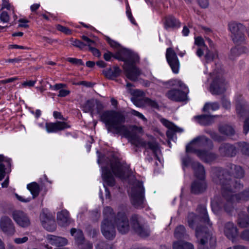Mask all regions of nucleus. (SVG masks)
<instances>
[{
  "label": "nucleus",
  "instance_id": "48",
  "mask_svg": "<svg viewBox=\"0 0 249 249\" xmlns=\"http://www.w3.org/2000/svg\"><path fill=\"white\" fill-rule=\"evenodd\" d=\"M202 150L196 149L192 146H190L188 144L186 146V153L188 154V153H193L195 154L198 158L200 156Z\"/></svg>",
  "mask_w": 249,
  "mask_h": 249
},
{
  "label": "nucleus",
  "instance_id": "50",
  "mask_svg": "<svg viewBox=\"0 0 249 249\" xmlns=\"http://www.w3.org/2000/svg\"><path fill=\"white\" fill-rule=\"evenodd\" d=\"M0 21L3 23H8L10 21V16L8 12L5 11H3L0 14Z\"/></svg>",
  "mask_w": 249,
  "mask_h": 249
},
{
  "label": "nucleus",
  "instance_id": "54",
  "mask_svg": "<svg viewBox=\"0 0 249 249\" xmlns=\"http://www.w3.org/2000/svg\"><path fill=\"white\" fill-rule=\"evenodd\" d=\"M221 104L223 107L226 109H229L231 108L230 102L224 96L221 98Z\"/></svg>",
  "mask_w": 249,
  "mask_h": 249
},
{
  "label": "nucleus",
  "instance_id": "51",
  "mask_svg": "<svg viewBox=\"0 0 249 249\" xmlns=\"http://www.w3.org/2000/svg\"><path fill=\"white\" fill-rule=\"evenodd\" d=\"M126 14L127 16V18H128V19H129V20L130 21L131 23H132L134 25H136L137 23L136 22V21H135L134 18H133V17L132 15V13L131 12V9H130L129 6L128 5V3H127V4H126Z\"/></svg>",
  "mask_w": 249,
  "mask_h": 249
},
{
  "label": "nucleus",
  "instance_id": "5",
  "mask_svg": "<svg viewBox=\"0 0 249 249\" xmlns=\"http://www.w3.org/2000/svg\"><path fill=\"white\" fill-rule=\"evenodd\" d=\"M102 177L104 181V186L105 188L106 198H110V195L106 185L113 186L115 184L113 175L121 178H124V170L123 167L118 162L110 161L107 166L102 167Z\"/></svg>",
  "mask_w": 249,
  "mask_h": 249
},
{
  "label": "nucleus",
  "instance_id": "6",
  "mask_svg": "<svg viewBox=\"0 0 249 249\" xmlns=\"http://www.w3.org/2000/svg\"><path fill=\"white\" fill-rule=\"evenodd\" d=\"M104 219L101 225V230L103 236L108 240H113L116 235V231L112 223L113 209L107 206L103 210Z\"/></svg>",
  "mask_w": 249,
  "mask_h": 249
},
{
  "label": "nucleus",
  "instance_id": "44",
  "mask_svg": "<svg viewBox=\"0 0 249 249\" xmlns=\"http://www.w3.org/2000/svg\"><path fill=\"white\" fill-rule=\"evenodd\" d=\"M205 132L209 134L211 137L215 141L221 142L224 141V138L218 135L216 132L211 130L210 129H206Z\"/></svg>",
  "mask_w": 249,
  "mask_h": 249
},
{
  "label": "nucleus",
  "instance_id": "18",
  "mask_svg": "<svg viewBox=\"0 0 249 249\" xmlns=\"http://www.w3.org/2000/svg\"><path fill=\"white\" fill-rule=\"evenodd\" d=\"M166 57L172 71L175 73H178L179 68V62L176 53L172 48H169L167 49Z\"/></svg>",
  "mask_w": 249,
  "mask_h": 249
},
{
  "label": "nucleus",
  "instance_id": "4",
  "mask_svg": "<svg viewBox=\"0 0 249 249\" xmlns=\"http://www.w3.org/2000/svg\"><path fill=\"white\" fill-rule=\"evenodd\" d=\"M244 170L240 165L228 163L226 168L215 167L213 170V180L216 184L221 186L222 189L231 190L232 185L238 190L243 187L239 179L244 177Z\"/></svg>",
  "mask_w": 249,
  "mask_h": 249
},
{
  "label": "nucleus",
  "instance_id": "46",
  "mask_svg": "<svg viewBox=\"0 0 249 249\" xmlns=\"http://www.w3.org/2000/svg\"><path fill=\"white\" fill-rule=\"evenodd\" d=\"M223 206V202L217 199H214L212 201L211 206L212 209L214 213L217 212Z\"/></svg>",
  "mask_w": 249,
  "mask_h": 249
},
{
  "label": "nucleus",
  "instance_id": "1",
  "mask_svg": "<svg viewBox=\"0 0 249 249\" xmlns=\"http://www.w3.org/2000/svg\"><path fill=\"white\" fill-rule=\"evenodd\" d=\"M197 214L190 213L187 216V223L191 229L196 226L195 235L197 249H214L216 244L213 234L212 223L210 221L206 208L200 205L196 209Z\"/></svg>",
  "mask_w": 249,
  "mask_h": 249
},
{
  "label": "nucleus",
  "instance_id": "49",
  "mask_svg": "<svg viewBox=\"0 0 249 249\" xmlns=\"http://www.w3.org/2000/svg\"><path fill=\"white\" fill-rule=\"evenodd\" d=\"M193 162H197L196 161H194L192 160L191 158L186 154V155L182 158V163L183 168L184 167H188L189 165L192 166V163Z\"/></svg>",
  "mask_w": 249,
  "mask_h": 249
},
{
  "label": "nucleus",
  "instance_id": "34",
  "mask_svg": "<svg viewBox=\"0 0 249 249\" xmlns=\"http://www.w3.org/2000/svg\"><path fill=\"white\" fill-rule=\"evenodd\" d=\"M199 158L205 162L209 163L214 160L217 156L213 153L202 150Z\"/></svg>",
  "mask_w": 249,
  "mask_h": 249
},
{
  "label": "nucleus",
  "instance_id": "57",
  "mask_svg": "<svg viewBox=\"0 0 249 249\" xmlns=\"http://www.w3.org/2000/svg\"><path fill=\"white\" fill-rule=\"evenodd\" d=\"M28 240L27 236H24L23 237L16 238L14 239V241L17 244H21L27 242Z\"/></svg>",
  "mask_w": 249,
  "mask_h": 249
},
{
  "label": "nucleus",
  "instance_id": "59",
  "mask_svg": "<svg viewBox=\"0 0 249 249\" xmlns=\"http://www.w3.org/2000/svg\"><path fill=\"white\" fill-rule=\"evenodd\" d=\"M227 203H228V204H223V206L224 207V209H225V211L229 214H231L233 210V207L232 206V205L231 204V203H232V202H228L227 201Z\"/></svg>",
  "mask_w": 249,
  "mask_h": 249
},
{
  "label": "nucleus",
  "instance_id": "14",
  "mask_svg": "<svg viewBox=\"0 0 249 249\" xmlns=\"http://www.w3.org/2000/svg\"><path fill=\"white\" fill-rule=\"evenodd\" d=\"M42 226L47 231H52L55 230L56 225L53 215L47 210H43L40 214Z\"/></svg>",
  "mask_w": 249,
  "mask_h": 249
},
{
  "label": "nucleus",
  "instance_id": "23",
  "mask_svg": "<svg viewBox=\"0 0 249 249\" xmlns=\"http://www.w3.org/2000/svg\"><path fill=\"white\" fill-rule=\"evenodd\" d=\"M160 121L162 124L168 128V130L166 131V136L168 140H173L174 136L176 132L180 133L183 131L182 128L178 127L173 123L166 119H161Z\"/></svg>",
  "mask_w": 249,
  "mask_h": 249
},
{
  "label": "nucleus",
  "instance_id": "45",
  "mask_svg": "<svg viewBox=\"0 0 249 249\" xmlns=\"http://www.w3.org/2000/svg\"><path fill=\"white\" fill-rule=\"evenodd\" d=\"M240 150L243 155L249 156V143L245 142L238 143Z\"/></svg>",
  "mask_w": 249,
  "mask_h": 249
},
{
  "label": "nucleus",
  "instance_id": "27",
  "mask_svg": "<svg viewBox=\"0 0 249 249\" xmlns=\"http://www.w3.org/2000/svg\"><path fill=\"white\" fill-rule=\"evenodd\" d=\"M192 168L195 176L199 180H205V171L204 166L199 162H193Z\"/></svg>",
  "mask_w": 249,
  "mask_h": 249
},
{
  "label": "nucleus",
  "instance_id": "39",
  "mask_svg": "<svg viewBox=\"0 0 249 249\" xmlns=\"http://www.w3.org/2000/svg\"><path fill=\"white\" fill-rule=\"evenodd\" d=\"M165 26L166 28H178L180 23L174 17L169 16L165 18Z\"/></svg>",
  "mask_w": 249,
  "mask_h": 249
},
{
  "label": "nucleus",
  "instance_id": "28",
  "mask_svg": "<svg viewBox=\"0 0 249 249\" xmlns=\"http://www.w3.org/2000/svg\"><path fill=\"white\" fill-rule=\"evenodd\" d=\"M47 240L50 244L58 247L65 246L68 243L66 238L51 234L47 235Z\"/></svg>",
  "mask_w": 249,
  "mask_h": 249
},
{
  "label": "nucleus",
  "instance_id": "61",
  "mask_svg": "<svg viewBox=\"0 0 249 249\" xmlns=\"http://www.w3.org/2000/svg\"><path fill=\"white\" fill-rule=\"evenodd\" d=\"M36 83V81L29 80L24 82L22 83L21 86L23 87H33L35 83Z\"/></svg>",
  "mask_w": 249,
  "mask_h": 249
},
{
  "label": "nucleus",
  "instance_id": "31",
  "mask_svg": "<svg viewBox=\"0 0 249 249\" xmlns=\"http://www.w3.org/2000/svg\"><path fill=\"white\" fill-rule=\"evenodd\" d=\"M217 116L202 114L195 116V119L200 124L203 125H209L214 122V118Z\"/></svg>",
  "mask_w": 249,
  "mask_h": 249
},
{
  "label": "nucleus",
  "instance_id": "36",
  "mask_svg": "<svg viewBox=\"0 0 249 249\" xmlns=\"http://www.w3.org/2000/svg\"><path fill=\"white\" fill-rule=\"evenodd\" d=\"M237 224L241 228H246L249 226V216L244 213L238 214Z\"/></svg>",
  "mask_w": 249,
  "mask_h": 249
},
{
  "label": "nucleus",
  "instance_id": "2",
  "mask_svg": "<svg viewBox=\"0 0 249 249\" xmlns=\"http://www.w3.org/2000/svg\"><path fill=\"white\" fill-rule=\"evenodd\" d=\"M101 120L105 123L108 132L121 135L127 138L136 146H144L147 149H150L154 154H156L155 142H148L146 143L132 132L130 127L124 124L125 117L121 113L113 110L106 111L101 114Z\"/></svg>",
  "mask_w": 249,
  "mask_h": 249
},
{
  "label": "nucleus",
  "instance_id": "17",
  "mask_svg": "<svg viewBox=\"0 0 249 249\" xmlns=\"http://www.w3.org/2000/svg\"><path fill=\"white\" fill-rule=\"evenodd\" d=\"M131 226L134 231L142 237L148 236L150 234L149 228L146 226H141L138 222L137 215H133L131 218Z\"/></svg>",
  "mask_w": 249,
  "mask_h": 249
},
{
  "label": "nucleus",
  "instance_id": "7",
  "mask_svg": "<svg viewBox=\"0 0 249 249\" xmlns=\"http://www.w3.org/2000/svg\"><path fill=\"white\" fill-rule=\"evenodd\" d=\"M129 193L133 205L137 208H142L144 205V188L142 182L135 180L131 185Z\"/></svg>",
  "mask_w": 249,
  "mask_h": 249
},
{
  "label": "nucleus",
  "instance_id": "32",
  "mask_svg": "<svg viewBox=\"0 0 249 249\" xmlns=\"http://www.w3.org/2000/svg\"><path fill=\"white\" fill-rule=\"evenodd\" d=\"M11 165V160L0 155V181L2 180L5 176L6 167Z\"/></svg>",
  "mask_w": 249,
  "mask_h": 249
},
{
  "label": "nucleus",
  "instance_id": "42",
  "mask_svg": "<svg viewBox=\"0 0 249 249\" xmlns=\"http://www.w3.org/2000/svg\"><path fill=\"white\" fill-rule=\"evenodd\" d=\"M219 131L224 135L228 136H233L235 133L233 128L228 124H224L219 126Z\"/></svg>",
  "mask_w": 249,
  "mask_h": 249
},
{
  "label": "nucleus",
  "instance_id": "24",
  "mask_svg": "<svg viewBox=\"0 0 249 249\" xmlns=\"http://www.w3.org/2000/svg\"><path fill=\"white\" fill-rule=\"evenodd\" d=\"M207 185L206 180H195L191 185V192L195 195L204 193L207 189Z\"/></svg>",
  "mask_w": 249,
  "mask_h": 249
},
{
  "label": "nucleus",
  "instance_id": "22",
  "mask_svg": "<svg viewBox=\"0 0 249 249\" xmlns=\"http://www.w3.org/2000/svg\"><path fill=\"white\" fill-rule=\"evenodd\" d=\"M187 91H182L174 89L169 90L166 94L167 97L172 101L183 102L187 100Z\"/></svg>",
  "mask_w": 249,
  "mask_h": 249
},
{
  "label": "nucleus",
  "instance_id": "53",
  "mask_svg": "<svg viewBox=\"0 0 249 249\" xmlns=\"http://www.w3.org/2000/svg\"><path fill=\"white\" fill-rule=\"evenodd\" d=\"M15 196L16 197L17 199L19 200L20 202H23V203H27L30 202L32 198L31 197V196L26 197L25 196H19L17 194H15Z\"/></svg>",
  "mask_w": 249,
  "mask_h": 249
},
{
  "label": "nucleus",
  "instance_id": "15",
  "mask_svg": "<svg viewBox=\"0 0 249 249\" xmlns=\"http://www.w3.org/2000/svg\"><path fill=\"white\" fill-rule=\"evenodd\" d=\"M71 234L75 238L79 249H92V244L89 241H84L83 232L79 229L72 228Z\"/></svg>",
  "mask_w": 249,
  "mask_h": 249
},
{
  "label": "nucleus",
  "instance_id": "62",
  "mask_svg": "<svg viewBox=\"0 0 249 249\" xmlns=\"http://www.w3.org/2000/svg\"><path fill=\"white\" fill-rule=\"evenodd\" d=\"M66 87V85L64 84L59 83V84H56L54 85V86L51 87V89L53 90H60L63 88H65Z\"/></svg>",
  "mask_w": 249,
  "mask_h": 249
},
{
  "label": "nucleus",
  "instance_id": "30",
  "mask_svg": "<svg viewBox=\"0 0 249 249\" xmlns=\"http://www.w3.org/2000/svg\"><path fill=\"white\" fill-rule=\"evenodd\" d=\"M57 222L58 224L62 227H65L70 224L71 219L69 213L66 210H64L57 213Z\"/></svg>",
  "mask_w": 249,
  "mask_h": 249
},
{
  "label": "nucleus",
  "instance_id": "25",
  "mask_svg": "<svg viewBox=\"0 0 249 249\" xmlns=\"http://www.w3.org/2000/svg\"><path fill=\"white\" fill-rule=\"evenodd\" d=\"M224 233L229 239L233 241L238 236V230L233 223L228 222L225 225Z\"/></svg>",
  "mask_w": 249,
  "mask_h": 249
},
{
  "label": "nucleus",
  "instance_id": "16",
  "mask_svg": "<svg viewBox=\"0 0 249 249\" xmlns=\"http://www.w3.org/2000/svg\"><path fill=\"white\" fill-rule=\"evenodd\" d=\"M12 217L17 224L22 228H27L31 225V221L28 214L21 211H15Z\"/></svg>",
  "mask_w": 249,
  "mask_h": 249
},
{
  "label": "nucleus",
  "instance_id": "20",
  "mask_svg": "<svg viewBox=\"0 0 249 249\" xmlns=\"http://www.w3.org/2000/svg\"><path fill=\"white\" fill-rule=\"evenodd\" d=\"M218 150L222 157H233L236 156L237 152L236 146L229 143L221 144Z\"/></svg>",
  "mask_w": 249,
  "mask_h": 249
},
{
  "label": "nucleus",
  "instance_id": "58",
  "mask_svg": "<svg viewBox=\"0 0 249 249\" xmlns=\"http://www.w3.org/2000/svg\"><path fill=\"white\" fill-rule=\"evenodd\" d=\"M96 249H112V248L105 242H101L97 245Z\"/></svg>",
  "mask_w": 249,
  "mask_h": 249
},
{
  "label": "nucleus",
  "instance_id": "11",
  "mask_svg": "<svg viewBox=\"0 0 249 249\" xmlns=\"http://www.w3.org/2000/svg\"><path fill=\"white\" fill-rule=\"evenodd\" d=\"M228 28L231 33V37L234 43L240 44L245 40L244 31L246 29L243 24L231 21L229 23Z\"/></svg>",
  "mask_w": 249,
  "mask_h": 249
},
{
  "label": "nucleus",
  "instance_id": "12",
  "mask_svg": "<svg viewBox=\"0 0 249 249\" xmlns=\"http://www.w3.org/2000/svg\"><path fill=\"white\" fill-rule=\"evenodd\" d=\"M114 222L120 233L125 234L129 231L130 226L125 211L118 212L114 218Z\"/></svg>",
  "mask_w": 249,
  "mask_h": 249
},
{
  "label": "nucleus",
  "instance_id": "33",
  "mask_svg": "<svg viewBox=\"0 0 249 249\" xmlns=\"http://www.w3.org/2000/svg\"><path fill=\"white\" fill-rule=\"evenodd\" d=\"M197 142H199L200 144L204 145L206 148L209 149H212L213 147V142L204 136L195 138L191 143H196Z\"/></svg>",
  "mask_w": 249,
  "mask_h": 249
},
{
  "label": "nucleus",
  "instance_id": "35",
  "mask_svg": "<svg viewBox=\"0 0 249 249\" xmlns=\"http://www.w3.org/2000/svg\"><path fill=\"white\" fill-rule=\"evenodd\" d=\"M137 102L136 105L139 106H144L147 107H155L156 103L154 101L146 97H140L136 99Z\"/></svg>",
  "mask_w": 249,
  "mask_h": 249
},
{
  "label": "nucleus",
  "instance_id": "21",
  "mask_svg": "<svg viewBox=\"0 0 249 249\" xmlns=\"http://www.w3.org/2000/svg\"><path fill=\"white\" fill-rule=\"evenodd\" d=\"M70 127V125L65 122L57 121L55 123H45V128L48 133H56Z\"/></svg>",
  "mask_w": 249,
  "mask_h": 249
},
{
  "label": "nucleus",
  "instance_id": "3",
  "mask_svg": "<svg viewBox=\"0 0 249 249\" xmlns=\"http://www.w3.org/2000/svg\"><path fill=\"white\" fill-rule=\"evenodd\" d=\"M106 40L115 51L114 58L124 62L123 70L127 78L131 81L137 80L142 74L141 71L135 65L140 60L138 54L123 47L119 43L108 37H106Z\"/></svg>",
  "mask_w": 249,
  "mask_h": 249
},
{
  "label": "nucleus",
  "instance_id": "26",
  "mask_svg": "<svg viewBox=\"0 0 249 249\" xmlns=\"http://www.w3.org/2000/svg\"><path fill=\"white\" fill-rule=\"evenodd\" d=\"M174 236L178 241L189 239V235L187 232L185 227L182 225H179L176 227Z\"/></svg>",
  "mask_w": 249,
  "mask_h": 249
},
{
  "label": "nucleus",
  "instance_id": "37",
  "mask_svg": "<svg viewBox=\"0 0 249 249\" xmlns=\"http://www.w3.org/2000/svg\"><path fill=\"white\" fill-rule=\"evenodd\" d=\"M173 249H194V246L191 243L184 241H175L173 244Z\"/></svg>",
  "mask_w": 249,
  "mask_h": 249
},
{
  "label": "nucleus",
  "instance_id": "52",
  "mask_svg": "<svg viewBox=\"0 0 249 249\" xmlns=\"http://www.w3.org/2000/svg\"><path fill=\"white\" fill-rule=\"evenodd\" d=\"M240 54V53L237 47L232 48L231 50L229 58L233 60L237 56Z\"/></svg>",
  "mask_w": 249,
  "mask_h": 249
},
{
  "label": "nucleus",
  "instance_id": "8",
  "mask_svg": "<svg viewBox=\"0 0 249 249\" xmlns=\"http://www.w3.org/2000/svg\"><path fill=\"white\" fill-rule=\"evenodd\" d=\"M236 111L240 118H246L243 126V132L247 134L249 131V106L241 95H238L235 101Z\"/></svg>",
  "mask_w": 249,
  "mask_h": 249
},
{
  "label": "nucleus",
  "instance_id": "19",
  "mask_svg": "<svg viewBox=\"0 0 249 249\" xmlns=\"http://www.w3.org/2000/svg\"><path fill=\"white\" fill-rule=\"evenodd\" d=\"M0 228L2 231L7 235L12 236L16 231L12 221L7 216L1 217L0 221Z\"/></svg>",
  "mask_w": 249,
  "mask_h": 249
},
{
  "label": "nucleus",
  "instance_id": "29",
  "mask_svg": "<svg viewBox=\"0 0 249 249\" xmlns=\"http://www.w3.org/2000/svg\"><path fill=\"white\" fill-rule=\"evenodd\" d=\"M121 70L118 66H114L103 70L104 75L109 79H114L119 76L121 73Z\"/></svg>",
  "mask_w": 249,
  "mask_h": 249
},
{
  "label": "nucleus",
  "instance_id": "47",
  "mask_svg": "<svg viewBox=\"0 0 249 249\" xmlns=\"http://www.w3.org/2000/svg\"><path fill=\"white\" fill-rule=\"evenodd\" d=\"M219 108V105L217 102H214L212 103H206L204 105L203 110L204 112L208 111L209 109L212 110H215Z\"/></svg>",
  "mask_w": 249,
  "mask_h": 249
},
{
  "label": "nucleus",
  "instance_id": "60",
  "mask_svg": "<svg viewBox=\"0 0 249 249\" xmlns=\"http://www.w3.org/2000/svg\"><path fill=\"white\" fill-rule=\"evenodd\" d=\"M71 44L74 46H76L77 47H78L80 49L83 48V47L85 46V44L81 42L80 40L75 39V40H71Z\"/></svg>",
  "mask_w": 249,
  "mask_h": 249
},
{
  "label": "nucleus",
  "instance_id": "13",
  "mask_svg": "<svg viewBox=\"0 0 249 249\" xmlns=\"http://www.w3.org/2000/svg\"><path fill=\"white\" fill-rule=\"evenodd\" d=\"M103 108V104L94 99L87 101L82 106V110L85 112H90L92 116L100 113Z\"/></svg>",
  "mask_w": 249,
  "mask_h": 249
},
{
  "label": "nucleus",
  "instance_id": "10",
  "mask_svg": "<svg viewBox=\"0 0 249 249\" xmlns=\"http://www.w3.org/2000/svg\"><path fill=\"white\" fill-rule=\"evenodd\" d=\"M236 190L233 185L231 190H227L226 189H222V197L228 202H240L241 201H247L249 199V188L244 190L240 193L233 195V192L239 191Z\"/></svg>",
  "mask_w": 249,
  "mask_h": 249
},
{
  "label": "nucleus",
  "instance_id": "55",
  "mask_svg": "<svg viewBox=\"0 0 249 249\" xmlns=\"http://www.w3.org/2000/svg\"><path fill=\"white\" fill-rule=\"evenodd\" d=\"M67 60L69 62L73 64H75L76 65L80 66L84 65V63L83 62L81 59L70 57L67 58Z\"/></svg>",
  "mask_w": 249,
  "mask_h": 249
},
{
  "label": "nucleus",
  "instance_id": "41",
  "mask_svg": "<svg viewBox=\"0 0 249 249\" xmlns=\"http://www.w3.org/2000/svg\"><path fill=\"white\" fill-rule=\"evenodd\" d=\"M217 57V52L214 48H212L211 49L206 47V51L205 58L207 62L213 61V60Z\"/></svg>",
  "mask_w": 249,
  "mask_h": 249
},
{
  "label": "nucleus",
  "instance_id": "63",
  "mask_svg": "<svg viewBox=\"0 0 249 249\" xmlns=\"http://www.w3.org/2000/svg\"><path fill=\"white\" fill-rule=\"evenodd\" d=\"M70 93V91L69 90L62 89L59 90L58 96L64 97L68 95Z\"/></svg>",
  "mask_w": 249,
  "mask_h": 249
},
{
  "label": "nucleus",
  "instance_id": "38",
  "mask_svg": "<svg viewBox=\"0 0 249 249\" xmlns=\"http://www.w3.org/2000/svg\"><path fill=\"white\" fill-rule=\"evenodd\" d=\"M82 38L87 42V45L89 46V49L93 54L95 56L99 57L101 55L100 52L98 49L93 47L95 46V42L85 36H83Z\"/></svg>",
  "mask_w": 249,
  "mask_h": 249
},
{
  "label": "nucleus",
  "instance_id": "64",
  "mask_svg": "<svg viewBox=\"0 0 249 249\" xmlns=\"http://www.w3.org/2000/svg\"><path fill=\"white\" fill-rule=\"evenodd\" d=\"M242 239L249 241V229L244 230L241 234Z\"/></svg>",
  "mask_w": 249,
  "mask_h": 249
},
{
  "label": "nucleus",
  "instance_id": "56",
  "mask_svg": "<svg viewBox=\"0 0 249 249\" xmlns=\"http://www.w3.org/2000/svg\"><path fill=\"white\" fill-rule=\"evenodd\" d=\"M56 28L59 31H60L66 35H70L71 34V31L69 28L61 25H57Z\"/></svg>",
  "mask_w": 249,
  "mask_h": 249
},
{
  "label": "nucleus",
  "instance_id": "40",
  "mask_svg": "<svg viewBox=\"0 0 249 249\" xmlns=\"http://www.w3.org/2000/svg\"><path fill=\"white\" fill-rule=\"evenodd\" d=\"M27 188L32 194V196L31 197L32 199L38 196L40 192V187L37 183L33 182L28 184L27 185Z\"/></svg>",
  "mask_w": 249,
  "mask_h": 249
},
{
  "label": "nucleus",
  "instance_id": "43",
  "mask_svg": "<svg viewBox=\"0 0 249 249\" xmlns=\"http://www.w3.org/2000/svg\"><path fill=\"white\" fill-rule=\"evenodd\" d=\"M1 6L2 9L5 8L12 12L14 21L17 19L18 17L15 13V8L9 3L8 0H2Z\"/></svg>",
  "mask_w": 249,
  "mask_h": 249
},
{
  "label": "nucleus",
  "instance_id": "9",
  "mask_svg": "<svg viewBox=\"0 0 249 249\" xmlns=\"http://www.w3.org/2000/svg\"><path fill=\"white\" fill-rule=\"evenodd\" d=\"M223 70L221 68L215 69L210 75L213 77L210 86V91L213 94L220 95L226 90L225 80L222 77Z\"/></svg>",
  "mask_w": 249,
  "mask_h": 249
}]
</instances>
